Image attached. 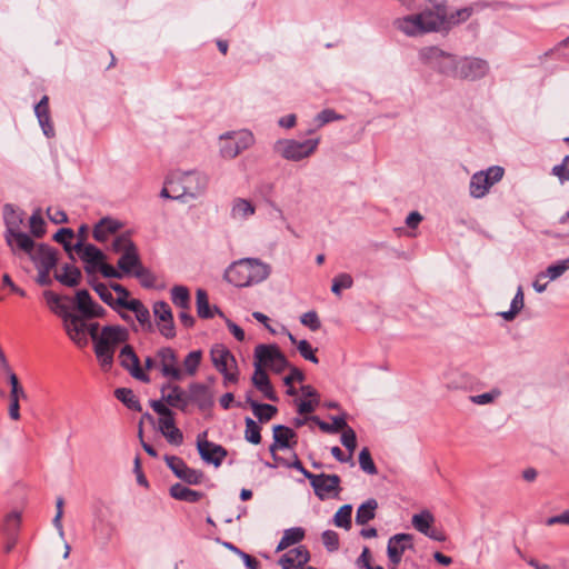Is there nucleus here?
I'll return each mask as SVG.
<instances>
[{
	"label": "nucleus",
	"instance_id": "19",
	"mask_svg": "<svg viewBox=\"0 0 569 569\" xmlns=\"http://www.w3.org/2000/svg\"><path fill=\"white\" fill-rule=\"evenodd\" d=\"M119 362L134 379L150 382V377L140 367V360L131 346L126 345L120 350Z\"/></svg>",
	"mask_w": 569,
	"mask_h": 569
},
{
	"label": "nucleus",
	"instance_id": "44",
	"mask_svg": "<svg viewBox=\"0 0 569 569\" xmlns=\"http://www.w3.org/2000/svg\"><path fill=\"white\" fill-rule=\"evenodd\" d=\"M305 537V531L302 528L296 527L284 530L283 536L280 542L277 546V551H282L288 547L300 542Z\"/></svg>",
	"mask_w": 569,
	"mask_h": 569
},
{
	"label": "nucleus",
	"instance_id": "20",
	"mask_svg": "<svg viewBox=\"0 0 569 569\" xmlns=\"http://www.w3.org/2000/svg\"><path fill=\"white\" fill-rule=\"evenodd\" d=\"M73 251H76L81 260L86 263L84 270L89 274L94 273L97 271L98 264H101V261L104 260L103 252L90 243L84 244L79 241L73 246Z\"/></svg>",
	"mask_w": 569,
	"mask_h": 569
},
{
	"label": "nucleus",
	"instance_id": "1",
	"mask_svg": "<svg viewBox=\"0 0 569 569\" xmlns=\"http://www.w3.org/2000/svg\"><path fill=\"white\" fill-rule=\"evenodd\" d=\"M271 273V266L257 258H242L232 262L224 271V280L234 287L258 284Z\"/></svg>",
	"mask_w": 569,
	"mask_h": 569
},
{
	"label": "nucleus",
	"instance_id": "12",
	"mask_svg": "<svg viewBox=\"0 0 569 569\" xmlns=\"http://www.w3.org/2000/svg\"><path fill=\"white\" fill-rule=\"evenodd\" d=\"M254 365L268 368L277 373L282 372L288 366L284 355L277 345H258L254 348Z\"/></svg>",
	"mask_w": 569,
	"mask_h": 569
},
{
	"label": "nucleus",
	"instance_id": "8",
	"mask_svg": "<svg viewBox=\"0 0 569 569\" xmlns=\"http://www.w3.org/2000/svg\"><path fill=\"white\" fill-rule=\"evenodd\" d=\"M253 142V134L248 130L224 132L219 137L220 156L224 159H234Z\"/></svg>",
	"mask_w": 569,
	"mask_h": 569
},
{
	"label": "nucleus",
	"instance_id": "10",
	"mask_svg": "<svg viewBox=\"0 0 569 569\" xmlns=\"http://www.w3.org/2000/svg\"><path fill=\"white\" fill-rule=\"evenodd\" d=\"M211 361L214 368L222 373L223 383L237 382V361L230 350L223 345H216L210 351Z\"/></svg>",
	"mask_w": 569,
	"mask_h": 569
},
{
	"label": "nucleus",
	"instance_id": "64",
	"mask_svg": "<svg viewBox=\"0 0 569 569\" xmlns=\"http://www.w3.org/2000/svg\"><path fill=\"white\" fill-rule=\"evenodd\" d=\"M341 443L353 455L357 447V436L352 428L348 427L341 435Z\"/></svg>",
	"mask_w": 569,
	"mask_h": 569
},
{
	"label": "nucleus",
	"instance_id": "13",
	"mask_svg": "<svg viewBox=\"0 0 569 569\" xmlns=\"http://www.w3.org/2000/svg\"><path fill=\"white\" fill-rule=\"evenodd\" d=\"M310 486L320 500L336 498L341 491V479L338 475L319 473L309 477Z\"/></svg>",
	"mask_w": 569,
	"mask_h": 569
},
{
	"label": "nucleus",
	"instance_id": "34",
	"mask_svg": "<svg viewBox=\"0 0 569 569\" xmlns=\"http://www.w3.org/2000/svg\"><path fill=\"white\" fill-rule=\"evenodd\" d=\"M441 16L443 17L441 32L449 31L461 22L467 21L471 16V10L469 8H462L449 13L446 8Z\"/></svg>",
	"mask_w": 569,
	"mask_h": 569
},
{
	"label": "nucleus",
	"instance_id": "46",
	"mask_svg": "<svg viewBox=\"0 0 569 569\" xmlns=\"http://www.w3.org/2000/svg\"><path fill=\"white\" fill-rule=\"evenodd\" d=\"M435 522V517L429 510H423L420 513L412 516L411 523L416 530L426 535Z\"/></svg>",
	"mask_w": 569,
	"mask_h": 569
},
{
	"label": "nucleus",
	"instance_id": "7",
	"mask_svg": "<svg viewBox=\"0 0 569 569\" xmlns=\"http://www.w3.org/2000/svg\"><path fill=\"white\" fill-rule=\"evenodd\" d=\"M318 144V138L305 141L280 139L274 143L273 150L286 160L300 161L310 157L317 150Z\"/></svg>",
	"mask_w": 569,
	"mask_h": 569
},
{
	"label": "nucleus",
	"instance_id": "32",
	"mask_svg": "<svg viewBox=\"0 0 569 569\" xmlns=\"http://www.w3.org/2000/svg\"><path fill=\"white\" fill-rule=\"evenodd\" d=\"M21 522L19 512H11L7 516L4 521V532L8 535V541L4 546V552L9 553L17 543V532Z\"/></svg>",
	"mask_w": 569,
	"mask_h": 569
},
{
	"label": "nucleus",
	"instance_id": "18",
	"mask_svg": "<svg viewBox=\"0 0 569 569\" xmlns=\"http://www.w3.org/2000/svg\"><path fill=\"white\" fill-rule=\"evenodd\" d=\"M412 541L413 537L410 533H397L389 538L387 555L395 567L401 562L405 551L413 548Z\"/></svg>",
	"mask_w": 569,
	"mask_h": 569
},
{
	"label": "nucleus",
	"instance_id": "15",
	"mask_svg": "<svg viewBox=\"0 0 569 569\" xmlns=\"http://www.w3.org/2000/svg\"><path fill=\"white\" fill-rule=\"evenodd\" d=\"M78 313L70 312L62 319L63 329L67 336L79 347L87 345V320Z\"/></svg>",
	"mask_w": 569,
	"mask_h": 569
},
{
	"label": "nucleus",
	"instance_id": "54",
	"mask_svg": "<svg viewBox=\"0 0 569 569\" xmlns=\"http://www.w3.org/2000/svg\"><path fill=\"white\" fill-rule=\"evenodd\" d=\"M353 284V279L349 273H339L332 280L331 291L340 296L343 289H349Z\"/></svg>",
	"mask_w": 569,
	"mask_h": 569
},
{
	"label": "nucleus",
	"instance_id": "16",
	"mask_svg": "<svg viewBox=\"0 0 569 569\" xmlns=\"http://www.w3.org/2000/svg\"><path fill=\"white\" fill-rule=\"evenodd\" d=\"M164 460L171 471L181 480L189 485H199L203 480V472L189 468L186 462L176 456H166Z\"/></svg>",
	"mask_w": 569,
	"mask_h": 569
},
{
	"label": "nucleus",
	"instance_id": "4",
	"mask_svg": "<svg viewBox=\"0 0 569 569\" xmlns=\"http://www.w3.org/2000/svg\"><path fill=\"white\" fill-rule=\"evenodd\" d=\"M129 339L128 329L121 326H104L94 345V353L100 366L108 370L112 367L116 348Z\"/></svg>",
	"mask_w": 569,
	"mask_h": 569
},
{
	"label": "nucleus",
	"instance_id": "26",
	"mask_svg": "<svg viewBox=\"0 0 569 569\" xmlns=\"http://www.w3.org/2000/svg\"><path fill=\"white\" fill-rule=\"evenodd\" d=\"M8 380L11 387L10 390V406H9V416L12 420H19L20 419V406L19 400L26 399L27 393L24 389L21 387L17 375L10 370V372H7Z\"/></svg>",
	"mask_w": 569,
	"mask_h": 569
},
{
	"label": "nucleus",
	"instance_id": "56",
	"mask_svg": "<svg viewBox=\"0 0 569 569\" xmlns=\"http://www.w3.org/2000/svg\"><path fill=\"white\" fill-rule=\"evenodd\" d=\"M29 224H30L31 233L34 237L40 238L44 234V232H46L44 224L46 223H44L43 218L41 217V211L39 209L36 210L32 213V216L30 217Z\"/></svg>",
	"mask_w": 569,
	"mask_h": 569
},
{
	"label": "nucleus",
	"instance_id": "5",
	"mask_svg": "<svg viewBox=\"0 0 569 569\" xmlns=\"http://www.w3.org/2000/svg\"><path fill=\"white\" fill-rule=\"evenodd\" d=\"M457 56L442 50L437 46L422 47L418 51L419 61L440 74L451 77L455 70Z\"/></svg>",
	"mask_w": 569,
	"mask_h": 569
},
{
	"label": "nucleus",
	"instance_id": "51",
	"mask_svg": "<svg viewBox=\"0 0 569 569\" xmlns=\"http://www.w3.org/2000/svg\"><path fill=\"white\" fill-rule=\"evenodd\" d=\"M351 515H352V506L343 505L341 506L333 517V523L346 530L351 528Z\"/></svg>",
	"mask_w": 569,
	"mask_h": 569
},
{
	"label": "nucleus",
	"instance_id": "17",
	"mask_svg": "<svg viewBox=\"0 0 569 569\" xmlns=\"http://www.w3.org/2000/svg\"><path fill=\"white\" fill-rule=\"evenodd\" d=\"M162 400L172 408L186 412L189 407V391H184L179 385L167 382L160 388Z\"/></svg>",
	"mask_w": 569,
	"mask_h": 569
},
{
	"label": "nucleus",
	"instance_id": "49",
	"mask_svg": "<svg viewBox=\"0 0 569 569\" xmlns=\"http://www.w3.org/2000/svg\"><path fill=\"white\" fill-rule=\"evenodd\" d=\"M171 300L178 308L183 310L190 309V292L184 286H174L171 289Z\"/></svg>",
	"mask_w": 569,
	"mask_h": 569
},
{
	"label": "nucleus",
	"instance_id": "36",
	"mask_svg": "<svg viewBox=\"0 0 569 569\" xmlns=\"http://www.w3.org/2000/svg\"><path fill=\"white\" fill-rule=\"evenodd\" d=\"M159 429L167 441L171 445L179 446L183 441V435L174 425V418L167 421H159Z\"/></svg>",
	"mask_w": 569,
	"mask_h": 569
},
{
	"label": "nucleus",
	"instance_id": "27",
	"mask_svg": "<svg viewBox=\"0 0 569 569\" xmlns=\"http://www.w3.org/2000/svg\"><path fill=\"white\" fill-rule=\"evenodd\" d=\"M310 555L305 546L290 549L279 559L282 569H302L309 561Z\"/></svg>",
	"mask_w": 569,
	"mask_h": 569
},
{
	"label": "nucleus",
	"instance_id": "21",
	"mask_svg": "<svg viewBox=\"0 0 569 569\" xmlns=\"http://www.w3.org/2000/svg\"><path fill=\"white\" fill-rule=\"evenodd\" d=\"M189 405L194 403L201 411H207L213 407L214 395L209 386L192 382L188 386Z\"/></svg>",
	"mask_w": 569,
	"mask_h": 569
},
{
	"label": "nucleus",
	"instance_id": "61",
	"mask_svg": "<svg viewBox=\"0 0 569 569\" xmlns=\"http://www.w3.org/2000/svg\"><path fill=\"white\" fill-rule=\"evenodd\" d=\"M153 313L158 321H167L173 318L170 306L164 301H157L153 305Z\"/></svg>",
	"mask_w": 569,
	"mask_h": 569
},
{
	"label": "nucleus",
	"instance_id": "55",
	"mask_svg": "<svg viewBox=\"0 0 569 569\" xmlns=\"http://www.w3.org/2000/svg\"><path fill=\"white\" fill-rule=\"evenodd\" d=\"M133 277H136L140 284L143 288H154L157 278L156 276L144 266L140 267L134 273Z\"/></svg>",
	"mask_w": 569,
	"mask_h": 569
},
{
	"label": "nucleus",
	"instance_id": "41",
	"mask_svg": "<svg viewBox=\"0 0 569 569\" xmlns=\"http://www.w3.org/2000/svg\"><path fill=\"white\" fill-rule=\"evenodd\" d=\"M247 402L250 405L253 415L259 419L260 422H267L271 420L277 413V408L272 405L267 403H258L252 400L249 396L247 397Z\"/></svg>",
	"mask_w": 569,
	"mask_h": 569
},
{
	"label": "nucleus",
	"instance_id": "28",
	"mask_svg": "<svg viewBox=\"0 0 569 569\" xmlns=\"http://www.w3.org/2000/svg\"><path fill=\"white\" fill-rule=\"evenodd\" d=\"M296 445L297 433L292 429L282 425L273 427V443L270 446L272 453L279 449L293 448Z\"/></svg>",
	"mask_w": 569,
	"mask_h": 569
},
{
	"label": "nucleus",
	"instance_id": "40",
	"mask_svg": "<svg viewBox=\"0 0 569 569\" xmlns=\"http://www.w3.org/2000/svg\"><path fill=\"white\" fill-rule=\"evenodd\" d=\"M43 297L50 310L56 313L61 320L70 313L69 307L62 302V297L52 292L44 291Z\"/></svg>",
	"mask_w": 569,
	"mask_h": 569
},
{
	"label": "nucleus",
	"instance_id": "37",
	"mask_svg": "<svg viewBox=\"0 0 569 569\" xmlns=\"http://www.w3.org/2000/svg\"><path fill=\"white\" fill-rule=\"evenodd\" d=\"M6 231L4 233L21 231L23 223L22 212L17 211L11 204H6L3 208Z\"/></svg>",
	"mask_w": 569,
	"mask_h": 569
},
{
	"label": "nucleus",
	"instance_id": "38",
	"mask_svg": "<svg viewBox=\"0 0 569 569\" xmlns=\"http://www.w3.org/2000/svg\"><path fill=\"white\" fill-rule=\"evenodd\" d=\"M378 502L376 499L370 498L361 503L356 512V523L363 526L376 517Z\"/></svg>",
	"mask_w": 569,
	"mask_h": 569
},
{
	"label": "nucleus",
	"instance_id": "62",
	"mask_svg": "<svg viewBox=\"0 0 569 569\" xmlns=\"http://www.w3.org/2000/svg\"><path fill=\"white\" fill-rule=\"evenodd\" d=\"M73 238V231L69 228H61L57 231L53 239L63 244L64 250L67 252H71L73 250V247L70 244V240Z\"/></svg>",
	"mask_w": 569,
	"mask_h": 569
},
{
	"label": "nucleus",
	"instance_id": "9",
	"mask_svg": "<svg viewBox=\"0 0 569 569\" xmlns=\"http://www.w3.org/2000/svg\"><path fill=\"white\" fill-rule=\"evenodd\" d=\"M505 170L500 166H492L486 170L473 173L470 178L469 193L475 199H481L503 177Z\"/></svg>",
	"mask_w": 569,
	"mask_h": 569
},
{
	"label": "nucleus",
	"instance_id": "63",
	"mask_svg": "<svg viewBox=\"0 0 569 569\" xmlns=\"http://www.w3.org/2000/svg\"><path fill=\"white\" fill-rule=\"evenodd\" d=\"M551 173L559 179L560 183L569 181V154L563 158L560 164L552 168Z\"/></svg>",
	"mask_w": 569,
	"mask_h": 569
},
{
	"label": "nucleus",
	"instance_id": "24",
	"mask_svg": "<svg viewBox=\"0 0 569 569\" xmlns=\"http://www.w3.org/2000/svg\"><path fill=\"white\" fill-rule=\"evenodd\" d=\"M197 448L201 459L214 467L221 466L227 456V450L222 446L200 438L197 441Z\"/></svg>",
	"mask_w": 569,
	"mask_h": 569
},
{
	"label": "nucleus",
	"instance_id": "25",
	"mask_svg": "<svg viewBox=\"0 0 569 569\" xmlns=\"http://www.w3.org/2000/svg\"><path fill=\"white\" fill-rule=\"evenodd\" d=\"M37 269L52 270L58 263L57 251L48 244H37L29 257Z\"/></svg>",
	"mask_w": 569,
	"mask_h": 569
},
{
	"label": "nucleus",
	"instance_id": "29",
	"mask_svg": "<svg viewBox=\"0 0 569 569\" xmlns=\"http://www.w3.org/2000/svg\"><path fill=\"white\" fill-rule=\"evenodd\" d=\"M256 213V204L246 198H234L231 201L230 217L234 221H246Z\"/></svg>",
	"mask_w": 569,
	"mask_h": 569
},
{
	"label": "nucleus",
	"instance_id": "45",
	"mask_svg": "<svg viewBox=\"0 0 569 569\" xmlns=\"http://www.w3.org/2000/svg\"><path fill=\"white\" fill-rule=\"evenodd\" d=\"M525 306V297L521 287H518V290L511 301L510 309L508 311H502L499 313L506 321H512L517 315L522 310Z\"/></svg>",
	"mask_w": 569,
	"mask_h": 569
},
{
	"label": "nucleus",
	"instance_id": "42",
	"mask_svg": "<svg viewBox=\"0 0 569 569\" xmlns=\"http://www.w3.org/2000/svg\"><path fill=\"white\" fill-rule=\"evenodd\" d=\"M127 309L134 312L138 322L142 327L151 329L150 312L149 309L138 299H131Z\"/></svg>",
	"mask_w": 569,
	"mask_h": 569
},
{
	"label": "nucleus",
	"instance_id": "47",
	"mask_svg": "<svg viewBox=\"0 0 569 569\" xmlns=\"http://www.w3.org/2000/svg\"><path fill=\"white\" fill-rule=\"evenodd\" d=\"M202 360V351L201 350H193L189 352L186 358L183 359V377L187 375L189 377H193L201 363Z\"/></svg>",
	"mask_w": 569,
	"mask_h": 569
},
{
	"label": "nucleus",
	"instance_id": "35",
	"mask_svg": "<svg viewBox=\"0 0 569 569\" xmlns=\"http://www.w3.org/2000/svg\"><path fill=\"white\" fill-rule=\"evenodd\" d=\"M196 306L197 313L200 318L209 319L212 318L214 313L219 315L221 318H224L223 312L220 311L216 306L213 308L210 307L208 295L203 289L197 290Z\"/></svg>",
	"mask_w": 569,
	"mask_h": 569
},
{
	"label": "nucleus",
	"instance_id": "3",
	"mask_svg": "<svg viewBox=\"0 0 569 569\" xmlns=\"http://www.w3.org/2000/svg\"><path fill=\"white\" fill-rule=\"evenodd\" d=\"M167 184L173 191L174 200L194 199L208 184V177L200 171H174L167 178Z\"/></svg>",
	"mask_w": 569,
	"mask_h": 569
},
{
	"label": "nucleus",
	"instance_id": "53",
	"mask_svg": "<svg viewBox=\"0 0 569 569\" xmlns=\"http://www.w3.org/2000/svg\"><path fill=\"white\" fill-rule=\"evenodd\" d=\"M89 283L104 303H107L111 308H114V298L111 292V286L108 287L104 283L96 282L93 280H90Z\"/></svg>",
	"mask_w": 569,
	"mask_h": 569
},
{
	"label": "nucleus",
	"instance_id": "59",
	"mask_svg": "<svg viewBox=\"0 0 569 569\" xmlns=\"http://www.w3.org/2000/svg\"><path fill=\"white\" fill-rule=\"evenodd\" d=\"M111 289L118 295V298L114 299V308L121 307L127 309V306L130 303V300H128L130 292L127 288H124L120 283H112Z\"/></svg>",
	"mask_w": 569,
	"mask_h": 569
},
{
	"label": "nucleus",
	"instance_id": "60",
	"mask_svg": "<svg viewBox=\"0 0 569 569\" xmlns=\"http://www.w3.org/2000/svg\"><path fill=\"white\" fill-rule=\"evenodd\" d=\"M150 406L153 411L160 416L159 421H167L169 418H173L174 416L173 411L169 408L164 400H162V398L159 400H152Z\"/></svg>",
	"mask_w": 569,
	"mask_h": 569
},
{
	"label": "nucleus",
	"instance_id": "11",
	"mask_svg": "<svg viewBox=\"0 0 569 569\" xmlns=\"http://www.w3.org/2000/svg\"><path fill=\"white\" fill-rule=\"evenodd\" d=\"M489 64L486 60L476 57L456 58L452 78L475 81L487 76Z\"/></svg>",
	"mask_w": 569,
	"mask_h": 569
},
{
	"label": "nucleus",
	"instance_id": "30",
	"mask_svg": "<svg viewBox=\"0 0 569 569\" xmlns=\"http://www.w3.org/2000/svg\"><path fill=\"white\" fill-rule=\"evenodd\" d=\"M252 383H253V386L260 392H262V395L267 399H269L271 401H277L278 400L277 395L273 391V388H272V386L270 383V380H269V377H268L266 370L260 368L259 365H254V372H253V376H252Z\"/></svg>",
	"mask_w": 569,
	"mask_h": 569
},
{
	"label": "nucleus",
	"instance_id": "39",
	"mask_svg": "<svg viewBox=\"0 0 569 569\" xmlns=\"http://www.w3.org/2000/svg\"><path fill=\"white\" fill-rule=\"evenodd\" d=\"M170 496L177 500L197 502L202 498L203 495L202 492L191 490L181 483H176L170 488Z\"/></svg>",
	"mask_w": 569,
	"mask_h": 569
},
{
	"label": "nucleus",
	"instance_id": "31",
	"mask_svg": "<svg viewBox=\"0 0 569 569\" xmlns=\"http://www.w3.org/2000/svg\"><path fill=\"white\" fill-rule=\"evenodd\" d=\"M122 227L121 222L112 218H102L93 228V238L104 242Z\"/></svg>",
	"mask_w": 569,
	"mask_h": 569
},
{
	"label": "nucleus",
	"instance_id": "58",
	"mask_svg": "<svg viewBox=\"0 0 569 569\" xmlns=\"http://www.w3.org/2000/svg\"><path fill=\"white\" fill-rule=\"evenodd\" d=\"M500 396H501V391L499 389L495 388V389H491L490 391L481 393V395L470 396L469 400L475 405L482 406V405L492 403Z\"/></svg>",
	"mask_w": 569,
	"mask_h": 569
},
{
	"label": "nucleus",
	"instance_id": "14",
	"mask_svg": "<svg viewBox=\"0 0 569 569\" xmlns=\"http://www.w3.org/2000/svg\"><path fill=\"white\" fill-rule=\"evenodd\" d=\"M156 357L158 359V367L161 375L173 381H181L183 379V370L179 366L177 352L170 347H162L157 350Z\"/></svg>",
	"mask_w": 569,
	"mask_h": 569
},
{
	"label": "nucleus",
	"instance_id": "22",
	"mask_svg": "<svg viewBox=\"0 0 569 569\" xmlns=\"http://www.w3.org/2000/svg\"><path fill=\"white\" fill-rule=\"evenodd\" d=\"M4 240L12 254L18 257L21 254L30 257L37 247L36 242L22 231L4 233Z\"/></svg>",
	"mask_w": 569,
	"mask_h": 569
},
{
	"label": "nucleus",
	"instance_id": "2",
	"mask_svg": "<svg viewBox=\"0 0 569 569\" xmlns=\"http://www.w3.org/2000/svg\"><path fill=\"white\" fill-rule=\"evenodd\" d=\"M419 11L398 17L392 26L407 37H420L432 32H441L443 17L440 12L421 7Z\"/></svg>",
	"mask_w": 569,
	"mask_h": 569
},
{
	"label": "nucleus",
	"instance_id": "52",
	"mask_svg": "<svg viewBox=\"0 0 569 569\" xmlns=\"http://www.w3.org/2000/svg\"><path fill=\"white\" fill-rule=\"evenodd\" d=\"M244 422H246L244 439L250 443L259 445L261 442L260 427L253 419H251L249 417H247L244 419Z\"/></svg>",
	"mask_w": 569,
	"mask_h": 569
},
{
	"label": "nucleus",
	"instance_id": "33",
	"mask_svg": "<svg viewBox=\"0 0 569 569\" xmlns=\"http://www.w3.org/2000/svg\"><path fill=\"white\" fill-rule=\"evenodd\" d=\"M54 279L63 286L73 288L80 283L81 271L77 267L67 263L54 271Z\"/></svg>",
	"mask_w": 569,
	"mask_h": 569
},
{
	"label": "nucleus",
	"instance_id": "23",
	"mask_svg": "<svg viewBox=\"0 0 569 569\" xmlns=\"http://www.w3.org/2000/svg\"><path fill=\"white\" fill-rule=\"evenodd\" d=\"M76 307L81 317L93 319L104 316L106 310L100 305L94 302L87 290H79L74 297Z\"/></svg>",
	"mask_w": 569,
	"mask_h": 569
},
{
	"label": "nucleus",
	"instance_id": "57",
	"mask_svg": "<svg viewBox=\"0 0 569 569\" xmlns=\"http://www.w3.org/2000/svg\"><path fill=\"white\" fill-rule=\"evenodd\" d=\"M359 465L362 471L368 475H377V467L371 458L370 451L368 448H363L359 453Z\"/></svg>",
	"mask_w": 569,
	"mask_h": 569
},
{
	"label": "nucleus",
	"instance_id": "6",
	"mask_svg": "<svg viewBox=\"0 0 569 569\" xmlns=\"http://www.w3.org/2000/svg\"><path fill=\"white\" fill-rule=\"evenodd\" d=\"M112 250L121 253L117 266L122 272V276H133V273L142 267L137 246L127 234L117 237L112 242Z\"/></svg>",
	"mask_w": 569,
	"mask_h": 569
},
{
	"label": "nucleus",
	"instance_id": "43",
	"mask_svg": "<svg viewBox=\"0 0 569 569\" xmlns=\"http://www.w3.org/2000/svg\"><path fill=\"white\" fill-rule=\"evenodd\" d=\"M310 419L315 422H317V425L319 426V428L325 431V432H328V433H336V432H339V431H345L349 426L347 425V421L345 419L343 416H336V417H332L331 420L332 422L331 423H328V422H325V421H321L318 417L316 416H312L310 417Z\"/></svg>",
	"mask_w": 569,
	"mask_h": 569
},
{
	"label": "nucleus",
	"instance_id": "48",
	"mask_svg": "<svg viewBox=\"0 0 569 569\" xmlns=\"http://www.w3.org/2000/svg\"><path fill=\"white\" fill-rule=\"evenodd\" d=\"M567 270H569V258L550 264L545 271L539 272V277L553 281L560 278Z\"/></svg>",
	"mask_w": 569,
	"mask_h": 569
},
{
	"label": "nucleus",
	"instance_id": "50",
	"mask_svg": "<svg viewBox=\"0 0 569 569\" xmlns=\"http://www.w3.org/2000/svg\"><path fill=\"white\" fill-rule=\"evenodd\" d=\"M114 396L129 409L134 411H141V405L131 389L118 388L114 391Z\"/></svg>",
	"mask_w": 569,
	"mask_h": 569
}]
</instances>
